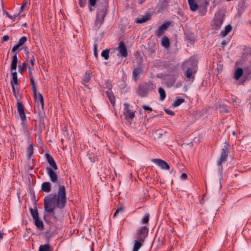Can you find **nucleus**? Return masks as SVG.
Instances as JSON below:
<instances>
[{"label": "nucleus", "instance_id": "nucleus-1", "mask_svg": "<svg viewBox=\"0 0 251 251\" xmlns=\"http://www.w3.org/2000/svg\"><path fill=\"white\" fill-rule=\"evenodd\" d=\"M55 202L57 207L63 209L66 203V193L64 185L60 186L57 195L50 194L44 198L45 210L48 213L53 212L55 208Z\"/></svg>", "mask_w": 251, "mask_h": 251}, {"label": "nucleus", "instance_id": "nucleus-2", "mask_svg": "<svg viewBox=\"0 0 251 251\" xmlns=\"http://www.w3.org/2000/svg\"><path fill=\"white\" fill-rule=\"evenodd\" d=\"M182 68V70L186 69L185 72L186 80L193 82L195 79V74L197 71V61L194 58H190L183 63Z\"/></svg>", "mask_w": 251, "mask_h": 251}, {"label": "nucleus", "instance_id": "nucleus-3", "mask_svg": "<svg viewBox=\"0 0 251 251\" xmlns=\"http://www.w3.org/2000/svg\"><path fill=\"white\" fill-rule=\"evenodd\" d=\"M17 111L22 121L19 126L21 134H23L27 138H29L28 131V123L26 120V117L25 114L24 106L21 102L17 103Z\"/></svg>", "mask_w": 251, "mask_h": 251}, {"label": "nucleus", "instance_id": "nucleus-4", "mask_svg": "<svg viewBox=\"0 0 251 251\" xmlns=\"http://www.w3.org/2000/svg\"><path fill=\"white\" fill-rule=\"evenodd\" d=\"M153 89V85L151 83H144L139 86L138 94L142 97L147 96L149 93Z\"/></svg>", "mask_w": 251, "mask_h": 251}, {"label": "nucleus", "instance_id": "nucleus-5", "mask_svg": "<svg viewBox=\"0 0 251 251\" xmlns=\"http://www.w3.org/2000/svg\"><path fill=\"white\" fill-rule=\"evenodd\" d=\"M106 13V10L104 8L98 10L95 21V24L97 27H100L103 23Z\"/></svg>", "mask_w": 251, "mask_h": 251}, {"label": "nucleus", "instance_id": "nucleus-6", "mask_svg": "<svg viewBox=\"0 0 251 251\" xmlns=\"http://www.w3.org/2000/svg\"><path fill=\"white\" fill-rule=\"evenodd\" d=\"M224 16L220 13H216L214 18L213 27L215 29H219L222 25L224 22Z\"/></svg>", "mask_w": 251, "mask_h": 251}, {"label": "nucleus", "instance_id": "nucleus-7", "mask_svg": "<svg viewBox=\"0 0 251 251\" xmlns=\"http://www.w3.org/2000/svg\"><path fill=\"white\" fill-rule=\"evenodd\" d=\"M149 228L147 226H143L138 230L136 238L141 242H144L148 235Z\"/></svg>", "mask_w": 251, "mask_h": 251}, {"label": "nucleus", "instance_id": "nucleus-8", "mask_svg": "<svg viewBox=\"0 0 251 251\" xmlns=\"http://www.w3.org/2000/svg\"><path fill=\"white\" fill-rule=\"evenodd\" d=\"M118 51L117 56L119 57H126L127 56V49L124 43L121 42L119 45L116 48Z\"/></svg>", "mask_w": 251, "mask_h": 251}, {"label": "nucleus", "instance_id": "nucleus-9", "mask_svg": "<svg viewBox=\"0 0 251 251\" xmlns=\"http://www.w3.org/2000/svg\"><path fill=\"white\" fill-rule=\"evenodd\" d=\"M33 92V96L35 101L36 103L37 104L39 107H40L42 109L44 108V99L42 95L38 93H37L36 92V89L34 90H32Z\"/></svg>", "mask_w": 251, "mask_h": 251}, {"label": "nucleus", "instance_id": "nucleus-10", "mask_svg": "<svg viewBox=\"0 0 251 251\" xmlns=\"http://www.w3.org/2000/svg\"><path fill=\"white\" fill-rule=\"evenodd\" d=\"M228 153L229 151L227 148H226V146H225V147L222 150L220 160L218 162V165L221 168L222 167V163L226 161L227 156L228 155Z\"/></svg>", "mask_w": 251, "mask_h": 251}, {"label": "nucleus", "instance_id": "nucleus-11", "mask_svg": "<svg viewBox=\"0 0 251 251\" xmlns=\"http://www.w3.org/2000/svg\"><path fill=\"white\" fill-rule=\"evenodd\" d=\"M152 162L163 170H168L170 167L168 163L164 160L160 159H153Z\"/></svg>", "mask_w": 251, "mask_h": 251}, {"label": "nucleus", "instance_id": "nucleus-12", "mask_svg": "<svg viewBox=\"0 0 251 251\" xmlns=\"http://www.w3.org/2000/svg\"><path fill=\"white\" fill-rule=\"evenodd\" d=\"M45 156L50 166V168L53 170H57L58 169V167L53 157L48 153H46L45 154Z\"/></svg>", "mask_w": 251, "mask_h": 251}, {"label": "nucleus", "instance_id": "nucleus-13", "mask_svg": "<svg viewBox=\"0 0 251 251\" xmlns=\"http://www.w3.org/2000/svg\"><path fill=\"white\" fill-rule=\"evenodd\" d=\"M47 173L52 182H56L57 180V176L53 170L50 167L47 168Z\"/></svg>", "mask_w": 251, "mask_h": 251}, {"label": "nucleus", "instance_id": "nucleus-14", "mask_svg": "<svg viewBox=\"0 0 251 251\" xmlns=\"http://www.w3.org/2000/svg\"><path fill=\"white\" fill-rule=\"evenodd\" d=\"M27 41V38L25 36H23L21 38L18 43L15 45L12 49V52H15L21 46H23Z\"/></svg>", "mask_w": 251, "mask_h": 251}, {"label": "nucleus", "instance_id": "nucleus-15", "mask_svg": "<svg viewBox=\"0 0 251 251\" xmlns=\"http://www.w3.org/2000/svg\"><path fill=\"white\" fill-rule=\"evenodd\" d=\"M91 72L90 71H87L84 75L82 79V84L87 87L90 82V75Z\"/></svg>", "mask_w": 251, "mask_h": 251}, {"label": "nucleus", "instance_id": "nucleus-16", "mask_svg": "<svg viewBox=\"0 0 251 251\" xmlns=\"http://www.w3.org/2000/svg\"><path fill=\"white\" fill-rule=\"evenodd\" d=\"M169 24V23H166L162 24L161 26H159L158 29L155 31V35L158 36H160L162 33L167 28Z\"/></svg>", "mask_w": 251, "mask_h": 251}, {"label": "nucleus", "instance_id": "nucleus-17", "mask_svg": "<svg viewBox=\"0 0 251 251\" xmlns=\"http://www.w3.org/2000/svg\"><path fill=\"white\" fill-rule=\"evenodd\" d=\"M243 70L241 68H238L235 71L233 78L235 80H238L243 75Z\"/></svg>", "mask_w": 251, "mask_h": 251}, {"label": "nucleus", "instance_id": "nucleus-18", "mask_svg": "<svg viewBox=\"0 0 251 251\" xmlns=\"http://www.w3.org/2000/svg\"><path fill=\"white\" fill-rule=\"evenodd\" d=\"M42 189L46 193H49L51 191V186L49 182H45L42 184Z\"/></svg>", "mask_w": 251, "mask_h": 251}, {"label": "nucleus", "instance_id": "nucleus-19", "mask_svg": "<svg viewBox=\"0 0 251 251\" xmlns=\"http://www.w3.org/2000/svg\"><path fill=\"white\" fill-rule=\"evenodd\" d=\"M33 220L35 226L39 229L43 230L44 229V226L43 221L41 220L39 217L34 219Z\"/></svg>", "mask_w": 251, "mask_h": 251}, {"label": "nucleus", "instance_id": "nucleus-20", "mask_svg": "<svg viewBox=\"0 0 251 251\" xmlns=\"http://www.w3.org/2000/svg\"><path fill=\"white\" fill-rule=\"evenodd\" d=\"M184 99L181 97H176L175 101L172 104V106L174 107H176L179 106L181 104L184 102Z\"/></svg>", "mask_w": 251, "mask_h": 251}, {"label": "nucleus", "instance_id": "nucleus-21", "mask_svg": "<svg viewBox=\"0 0 251 251\" xmlns=\"http://www.w3.org/2000/svg\"><path fill=\"white\" fill-rule=\"evenodd\" d=\"M232 26L228 25L225 27L224 29L221 32L220 35L222 37H224L231 30Z\"/></svg>", "mask_w": 251, "mask_h": 251}, {"label": "nucleus", "instance_id": "nucleus-22", "mask_svg": "<svg viewBox=\"0 0 251 251\" xmlns=\"http://www.w3.org/2000/svg\"><path fill=\"white\" fill-rule=\"evenodd\" d=\"M190 8L192 11H195L197 10L198 5L195 0H188Z\"/></svg>", "mask_w": 251, "mask_h": 251}, {"label": "nucleus", "instance_id": "nucleus-23", "mask_svg": "<svg viewBox=\"0 0 251 251\" xmlns=\"http://www.w3.org/2000/svg\"><path fill=\"white\" fill-rule=\"evenodd\" d=\"M18 62L17 54L15 53L12 57V60L11 63L10 68L11 70H16Z\"/></svg>", "mask_w": 251, "mask_h": 251}, {"label": "nucleus", "instance_id": "nucleus-24", "mask_svg": "<svg viewBox=\"0 0 251 251\" xmlns=\"http://www.w3.org/2000/svg\"><path fill=\"white\" fill-rule=\"evenodd\" d=\"M124 114L126 119L133 120L135 117V114L133 111L128 110V111H124Z\"/></svg>", "mask_w": 251, "mask_h": 251}, {"label": "nucleus", "instance_id": "nucleus-25", "mask_svg": "<svg viewBox=\"0 0 251 251\" xmlns=\"http://www.w3.org/2000/svg\"><path fill=\"white\" fill-rule=\"evenodd\" d=\"M143 242H141L138 239L135 240L133 245L132 251H138L143 245Z\"/></svg>", "mask_w": 251, "mask_h": 251}, {"label": "nucleus", "instance_id": "nucleus-26", "mask_svg": "<svg viewBox=\"0 0 251 251\" xmlns=\"http://www.w3.org/2000/svg\"><path fill=\"white\" fill-rule=\"evenodd\" d=\"M162 45L166 49H168L170 47V42L167 36H164L161 41Z\"/></svg>", "mask_w": 251, "mask_h": 251}, {"label": "nucleus", "instance_id": "nucleus-27", "mask_svg": "<svg viewBox=\"0 0 251 251\" xmlns=\"http://www.w3.org/2000/svg\"><path fill=\"white\" fill-rule=\"evenodd\" d=\"M142 72V70L139 68H135L133 71V79L137 80L138 78V75Z\"/></svg>", "mask_w": 251, "mask_h": 251}, {"label": "nucleus", "instance_id": "nucleus-28", "mask_svg": "<svg viewBox=\"0 0 251 251\" xmlns=\"http://www.w3.org/2000/svg\"><path fill=\"white\" fill-rule=\"evenodd\" d=\"M150 17V16L148 15H144L141 18L137 19L136 22L137 23L139 24L144 23L149 20Z\"/></svg>", "mask_w": 251, "mask_h": 251}, {"label": "nucleus", "instance_id": "nucleus-29", "mask_svg": "<svg viewBox=\"0 0 251 251\" xmlns=\"http://www.w3.org/2000/svg\"><path fill=\"white\" fill-rule=\"evenodd\" d=\"M30 212L33 220L39 217L38 210L36 207H35L34 209L30 208Z\"/></svg>", "mask_w": 251, "mask_h": 251}, {"label": "nucleus", "instance_id": "nucleus-30", "mask_svg": "<svg viewBox=\"0 0 251 251\" xmlns=\"http://www.w3.org/2000/svg\"><path fill=\"white\" fill-rule=\"evenodd\" d=\"M12 79L11 80V85H17L18 84V77L17 74L16 72H14L12 74Z\"/></svg>", "mask_w": 251, "mask_h": 251}, {"label": "nucleus", "instance_id": "nucleus-31", "mask_svg": "<svg viewBox=\"0 0 251 251\" xmlns=\"http://www.w3.org/2000/svg\"><path fill=\"white\" fill-rule=\"evenodd\" d=\"M158 92L160 95V100H163L166 98V93L162 87L158 88Z\"/></svg>", "mask_w": 251, "mask_h": 251}, {"label": "nucleus", "instance_id": "nucleus-32", "mask_svg": "<svg viewBox=\"0 0 251 251\" xmlns=\"http://www.w3.org/2000/svg\"><path fill=\"white\" fill-rule=\"evenodd\" d=\"M27 154L28 158H30L33 152V145L30 144L26 149Z\"/></svg>", "mask_w": 251, "mask_h": 251}, {"label": "nucleus", "instance_id": "nucleus-33", "mask_svg": "<svg viewBox=\"0 0 251 251\" xmlns=\"http://www.w3.org/2000/svg\"><path fill=\"white\" fill-rule=\"evenodd\" d=\"M39 251H51L50 247L47 244L41 245L39 247Z\"/></svg>", "mask_w": 251, "mask_h": 251}, {"label": "nucleus", "instance_id": "nucleus-34", "mask_svg": "<svg viewBox=\"0 0 251 251\" xmlns=\"http://www.w3.org/2000/svg\"><path fill=\"white\" fill-rule=\"evenodd\" d=\"M108 98L113 105H114L116 103V99L115 96L110 92L107 93Z\"/></svg>", "mask_w": 251, "mask_h": 251}, {"label": "nucleus", "instance_id": "nucleus-35", "mask_svg": "<svg viewBox=\"0 0 251 251\" xmlns=\"http://www.w3.org/2000/svg\"><path fill=\"white\" fill-rule=\"evenodd\" d=\"M150 219V214L149 213L146 214L141 220V223L142 224H148Z\"/></svg>", "mask_w": 251, "mask_h": 251}, {"label": "nucleus", "instance_id": "nucleus-36", "mask_svg": "<svg viewBox=\"0 0 251 251\" xmlns=\"http://www.w3.org/2000/svg\"><path fill=\"white\" fill-rule=\"evenodd\" d=\"M109 50L108 49L103 50L101 53V55L102 57L104 58L105 60H107L109 58Z\"/></svg>", "mask_w": 251, "mask_h": 251}, {"label": "nucleus", "instance_id": "nucleus-37", "mask_svg": "<svg viewBox=\"0 0 251 251\" xmlns=\"http://www.w3.org/2000/svg\"><path fill=\"white\" fill-rule=\"evenodd\" d=\"M19 16V14H14L13 15H10L8 13H6V16L8 17L9 19L12 20V21H14L15 19L17 18Z\"/></svg>", "mask_w": 251, "mask_h": 251}, {"label": "nucleus", "instance_id": "nucleus-38", "mask_svg": "<svg viewBox=\"0 0 251 251\" xmlns=\"http://www.w3.org/2000/svg\"><path fill=\"white\" fill-rule=\"evenodd\" d=\"M124 211V208L123 207L118 208L115 212L113 216L116 217L119 212H123Z\"/></svg>", "mask_w": 251, "mask_h": 251}, {"label": "nucleus", "instance_id": "nucleus-39", "mask_svg": "<svg viewBox=\"0 0 251 251\" xmlns=\"http://www.w3.org/2000/svg\"><path fill=\"white\" fill-rule=\"evenodd\" d=\"M30 81L31 82V85H32V90H36V87L34 81L33 77L31 75H30Z\"/></svg>", "mask_w": 251, "mask_h": 251}, {"label": "nucleus", "instance_id": "nucleus-40", "mask_svg": "<svg viewBox=\"0 0 251 251\" xmlns=\"http://www.w3.org/2000/svg\"><path fill=\"white\" fill-rule=\"evenodd\" d=\"M27 4V1L26 0H25L23 1L21 8H20V12H22L23 10L24 9L25 7L26 6Z\"/></svg>", "mask_w": 251, "mask_h": 251}, {"label": "nucleus", "instance_id": "nucleus-41", "mask_svg": "<svg viewBox=\"0 0 251 251\" xmlns=\"http://www.w3.org/2000/svg\"><path fill=\"white\" fill-rule=\"evenodd\" d=\"M142 107L146 111H150V112L152 111V108L151 107L148 106V105H143L142 106Z\"/></svg>", "mask_w": 251, "mask_h": 251}, {"label": "nucleus", "instance_id": "nucleus-42", "mask_svg": "<svg viewBox=\"0 0 251 251\" xmlns=\"http://www.w3.org/2000/svg\"><path fill=\"white\" fill-rule=\"evenodd\" d=\"M164 134V132H159V130L155 131V134H156L157 138H160Z\"/></svg>", "mask_w": 251, "mask_h": 251}, {"label": "nucleus", "instance_id": "nucleus-43", "mask_svg": "<svg viewBox=\"0 0 251 251\" xmlns=\"http://www.w3.org/2000/svg\"><path fill=\"white\" fill-rule=\"evenodd\" d=\"M79 4L80 7H83L86 5V0H79Z\"/></svg>", "mask_w": 251, "mask_h": 251}, {"label": "nucleus", "instance_id": "nucleus-44", "mask_svg": "<svg viewBox=\"0 0 251 251\" xmlns=\"http://www.w3.org/2000/svg\"><path fill=\"white\" fill-rule=\"evenodd\" d=\"M25 66H26V63L25 62L22 64V65H19V71L21 72H22L24 70L25 68Z\"/></svg>", "mask_w": 251, "mask_h": 251}, {"label": "nucleus", "instance_id": "nucleus-45", "mask_svg": "<svg viewBox=\"0 0 251 251\" xmlns=\"http://www.w3.org/2000/svg\"><path fill=\"white\" fill-rule=\"evenodd\" d=\"M97 0H88L89 6H94L96 3Z\"/></svg>", "mask_w": 251, "mask_h": 251}, {"label": "nucleus", "instance_id": "nucleus-46", "mask_svg": "<svg viewBox=\"0 0 251 251\" xmlns=\"http://www.w3.org/2000/svg\"><path fill=\"white\" fill-rule=\"evenodd\" d=\"M165 111L167 114H168L170 115L174 116L175 115L174 112L171 110L165 109Z\"/></svg>", "mask_w": 251, "mask_h": 251}, {"label": "nucleus", "instance_id": "nucleus-47", "mask_svg": "<svg viewBox=\"0 0 251 251\" xmlns=\"http://www.w3.org/2000/svg\"><path fill=\"white\" fill-rule=\"evenodd\" d=\"M124 111H128L130 106V105L127 103H125L124 104Z\"/></svg>", "mask_w": 251, "mask_h": 251}, {"label": "nucleus", "instance_id": "nucleus-48", "mask_svg": "<svg viewBox=\"0 0 251 251\" xmlns=\"http://www.w3.org/2000/svg\"><path fill=\"white\" fill-rule=\"evenodd\" d=\"M246 6L245 1L243 0L239 4V7L240 8H244Z\"/></svg>", "mask_w": 251, "mask_h": 251}, {"label": "nucleus", "instance_id": "nucleus-49", "mask_svg": "<svg viewBox=\"0 0 251 251\" xmlns=\"http://www.w3.org/2000/svg\"><path fill=\"white\" fill-rule=\"evenodd\" d=\"M94 54L96 58H97L98 54V52H97V46L96 45H95L94 47Z\"/></svg>", "mask_w": 251, "mask_h": 251}, {"label": "nucleus", "instance_id": "nucleus-50", "mask_svg": "<svg viewBox=\"0 0 251 251\" xmlns=\"http://www.w3.org/2000/svg\"><path fill=\"white\" fill-rule=\"evenodd\" d=\"M12 86V92H13V93L14 94V95L17 97V93H16V89H15V87L14 86V85H11Z\"/></svg>", "mask_w": 251, "mask_h": 251}, {"label": "nucleus", "instance_id": "nucleus-51", "mask_svg": "<svg viewBox=\"0 0 251 251\" xmlns=\"http://www.w3.org/2000/svg\"><path fill=\"white\" fill-rule=\"evenodd\" d=\"M9 39V37L8 35H4L3 36L2 38V41L3 42L8 41Z\"/></svg>", "mask_w": 251, "mask_h": 251}, {"label": "nucleus", "instance_id": "nucleus-52", "mask_svg": "<svg viewBox=\"0 0 251 251\" xmlns=\"http://www.w3.org/2000/svg\"><path fill=\"white\" fill-rule=\"evenodd\" d=\"M187 176L186 174H185V173H183L180 176V178L182 179H185L187 178Z\"/></svg>", "mask_w": 251, "mask_h": 251}, {"label": "nucleus", "instance_id": "nucleus-53", "mask_svg": "<svg viewBox=\"0 0 251 251\" xmlns=\"http://www.w3.org/2000/svg\"><path fill=\"white\" fill-rule=\"evenodd\" d=\"M34 59L33 56L32 58L30 60V64H31L32 67H33L34 66Z\"/></svg>", "mask_w": 251, "mask_h": 251}, {"label": "nucleus", "instance_id": "nucleus-54", "mask_svg": "<svg viewBox=\"0 0 251 251\" xmlns=\"http://www.w3.org/2000/svg\"><path fill=\"white\" fill-rule=\"evenodd\" d=\"M144 1H145V0H139V2L140 4H142Z\"/></svg>", "mask_w": 251, "mask_h": 251}, {"label": "nucleus", "instance_id": "nucleus-55", "mask_svg": "<svg viewBox=\"0 0 251 251\" xmlns=\"http://www.w3.org/2000/svg\"><path fill=\"white\" fill-rule=\"evenodd\" d=\"M92 6H89V10L90 11H92L93 10V9L92 8Z\"/></svg>", "mask_w": 251, "mask_h": 251}, {"label": "nucleus", "instance_id": "nucleus-56", "mask_svg": "<svg viewBox=\"0 0 251 251\" xmlns=\"http://www.w3.org/2000/svg\"><path fill=\"white\" fill-rule=\"evenodd\" d=\"M174 83H175V80H173L172 81V83H171V84H172V85H173V84H174Z\"/></svg>", "mask_w": 251, "mask_h": 251}, {"label": "nucleus", "instance_id": "nucleus-57", "mask_svg": "<svg viewBox=\"0 0 251 251\" xmlns=\"http://www.w3.org/2000/svg\"><path fill=\"white\" fill-rule=\"evenodd\" d=\"M235 134H236L235 131H232V134H233V135H235Z\"/></svg>", "mask_w": 251, "mask_h": 251}, {"label": "nucleus", "instance_id": "nucleus-58", "mask_svg": "<svg viewBox=\"0 0 251 251\" xmlns=\"http://www.w3.org/2000/svg\"><path fill=\"white\" fill-rule=\"evenodd\" d=\"M2 237V234L1 233V232H0V238Z\"/></svg>", "mask_w": 251, "mask_h": 251}]
</instances>
